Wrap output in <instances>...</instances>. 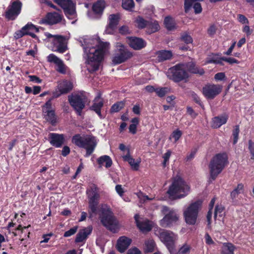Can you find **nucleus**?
I'll list each match as a JSON object with an SVG mask.
<instances>
[{
	"label": "nucleus",
	"instance_id": "37",
	"mask_svg": "<svg viewBox=\"0 0 254 254\" xmlns=\"http://www.w3.org/2000/svg\"><path fill=\"white\" fill-rule=\"evenodd\" d=\"M159 28L160 26L157 21H154L148 22L147 26V32L149 33L155 32L159 29Z\"/></svg>",
	"mask_w": 254,
	"mask_h": 254
},
{
	"label": "nucleus",
	"instance_id": "63",
	"mask_svg": "<svg viewBox=\"0 0 254 254\" xmlns=\"http://www.w3.org/2000/svg\"><path fill=\"white\" fill-rule=\"evenodd\" d=\"M119 32L122 34H126L129 32V29L127 26H123L120 28Z\"/></svg>",
	"mask_w": 254,
	"mask_h": 254
},
{
	"label": "nucleus",
	"instance_id": "9",
	"mask_svg": "<svg viewBox=\"0 0 254 254\" xmlns=\"http://www.w3.org/2000/svg\"><path fill=\"white\" fill-rule=\"evenodd\" d=\"M133 56L132 53L121 42H117L115 45L114 54L112 57L114 64L123 63Z\"/></svg>",
	"mask_w": 254,
	"mask_h": 254
},
{
	"label": "nucleus",
	"instance_id": "21",
	"mask_svg": "<svg viewBox=\"0 0 254 254\" xmlns=\"http://www.w3.org/2000/svg\"><path fill=\"white\" fill-rule=\"evenodd\" d=\"M127 42L128 45L134 50H140L144 48L146 42L142 39L136 37H128Z\"/></svg>",
	"mask_w": 254,
	"mask_h": 254
},
{
	"label": "nucleus",
	"instance_id": "2",
	"mask_svg": "<svg viewBox=\"0 0 254 254\" xmlns=\"http://www.w3.org/2000/svg\"><path fill=\"white\" fill-rule=\"evenodd\" d=\"M189 72L202 75L204 70L195 66L193 62L179 64L170 68L166 72L167 77L176 82L186 80L189 77Z\"/></svg>",
	"mask_w": 254,
	"mask_h": 254
},
{
	"label": "nucleus",
	"instance_id": "45",
	"mask_svg": "<svg viewBox=\"0 0 254 254\" xmlns=\"http://www.w3.org/2000/svg\"><path fill=\"white\" fill-rule=\"evenodd\" d=\"M169 89L167 87H163L161 88H156L155 92L159 97L164 96L169 91Z\"/></svg>",
	"mask_w": 254,
	"mask_h": 254
},
{
	"label": "nucleus",
	"instance_id": "40",
	"mask_svg": "<svg viewBox=\"0 0 254 254\" xmlns=\"http://www.w3.org/2000/svg\"><path fill=\"white\" fill-rule=\"evenodd\" d=\"M191 247L190 245L184 244L179 250L178 254H189Z\"/></svg>",
	"mask_w": 254,
	"mask_h": 254
},
{
	"label": "nucleus",
	"instance_id": "51",
	"mask_svg": "<svg viewBox=\"0 0 254 254\" xmlns=\"http://www.w3.org/2000/svg\"><path fill=\"white\" fill-rule=\"evenodd\" d=\"M27 27V26H24L22 28V29L15 32L14 37L16 39L20 38L23 36L25 35H26V32L25 31V28Z\"/></svg>",
	"mask_w": 254,
	"mask_h": 254
},
{
	"label": "nucleus",
	"instance_id": "20",
	"mask_svg": "<svg viewBox=\"0 0 254 254\" xmlns=\"http://www.w3.org/2000/svg\"><path fill=\"white\" fill-rule=\"evenodd\" d=\"M105 7V2L104 0H100L93 4L92 6L93 11L94 14H91L90 12L87 13L88 16L90 19L99 18L103 13L104 9Z\"/></svg>",
	"mask_w": 254,
	"mask_h": 254
},
{
	"label": "nucleus",
	"instance_id": "1",
	"mask_svg": "<svg viewBox=\"0 0 254 254\" xmlns=\"http://www.w3.org/2000/svg\"><path fill=\"white\" fill-rule=\"evenodd\" d=\"M82 45L87 70L89 72L97 70L104 55L110 49V43L103 42L98 37H96L85 39Z\"/></svg>",
	"mask_w": 254,
	"mask_h": 254
},
{
	"label": "nucleus",
	"instance_id": "14",
	"mask_svg": "<svg viewBox=\"0 0 254 254\" xmlns=\"http://www.w3.org/2000/svg\"><path fill=\"white\" fill-rule=\"evenodd\" d=\"M64 10L66 16L69 19L74 20L76 18L75 4L71 0H54Z\"/></svg>",
	"mask_w": 254,
	"mask_h": 254
},
{
	"label": "nucleus",
	"instance_id": "47",
	"mask_svg": "<svg viewBox=\"0 0 254 254\" xmlns=\"http://www.w3.org/2000/svg\"><path fill=\"white\" fill-rule=\"evenodd\" d=\"M239 133V127L236 126L233 131V143L236 144L238 140V136Z\"/></svg>",
	"mask_w": 254,
	"mask_h": 254
},
{
	"label": "nucleus",
	"instance_id": "23",
	"mask_svg": "<svg viewBox=\"0 0 254 254\" xmlns=\"http://www.w3.org/2000/svg\"><path fill=\"white\" fill-rule=\"evenodd\" d=\"M48 137L50 143L57 148L61 147L65 141V136L63 134L50 133Z\"/></svg>",
	"mask_w": 254,
	"mask_h": 254
},
{
	"label": "nucleus",
	"instance_id": "62",
	"mask_svg": "<svg viewBox=\"0 0 254 254\" xmlns=\"http://www.w3.org/2000/svg\"><path fill=\"white\" fill-rule=\"evenodd\" d=\"M70 150L68 146H64L62 150V154L63 156H67L70 153Z\"/></svg>",
	"mask_w": 254,
	"mask_h": 254
},
{
	"label": "nucleus",
	"instance_id": "22",
	"mask_svg": "<svg viewBox=\"0 0 254 254\" xmlns=\"http://www.w3.org/2000/svg\"><path fill=\"white\" fill-rule=\"evenodd\" d=\"M51 99L49 100L43 107V111L45 114L46 119L51 124H54L56 122V118L54 111L51 110Z\"/></svg>",
	"mask_w": 254,
	"mask_h": 254
},
{
	"label": "nucleus",
	"instance_id": "10",
	"mask_svg": "<svg viewBox=\"0 0 254 254\" xmlns=\"http://www.w3.org/2000/svg\"><path fill=\"white\" fill-rule=\"evenodd\" d=\"M68 101L76 113L80 116L85 104L88 102V94L85 92H80L68 96Z\"/></svg>",
	"mask_w": 254,
	"mask_h": 254
},
{
	"label": "nucleus",
	"instance_id": "18",
	"mask_svg": "<svg viewBox=\"0 0 254 254\" xmlns=\"http://www.w3.org/2000/svg\"><path fill=\"white\" fill-rule=\"evenodd\" d=\"M134 219L136 225L139 229L142 232L150 231L153 226V223L147 219H143L139 217L138 214H135Z\"/></svg>",
	"mask_w": 254,
	"mask_h": 254
},
{
	"label": "nucleus",
	"instance_id": "53",
	"mask_svg": "<svg viewBox=\"0 0 254 254\" xmlns=\"http://www.w3.org/2000/svg\"><path fill=\"white\" fill-rule=\"evenodd\" d=\"M217 27L214 24L211 25L208 29V34L210 36L214 35L216 31Z\"/></svg>",
	"mask_w": 254,
	"mask_h": 254
},
{
	"label": "nucleus",
	"instance_id": "43",
	"mask_svg": "<svg viewBox=\"0 0 254 254\" xmlns=\"http://www.w3.org/2000/svg\"><path fill=\"white\" fill-rule=\"evenodd\" d=\"M182 135V132L179 129L174 130L171 135L170 138L173 139L175 142L177 141Z\"/></svg>",
	"mask_w": 254,
	"mask_h": 254
},
{
	"label": "nucleus",
	"instance_id": "13",
	"mask_svg": "<svg viewBox=\"0 0 254 254\" xmlns=\"http://www.w3.org/2000/svg\"><path fill=\"white\" fill-rule=\"evenodd\" d=\"M160 240L166 246L169 252L172 253L174 250L175 242L178 236L172 232L159 229L157 234Z\"/></svg>",
	"mask_w": 254,
	"mask_h": 254
},
{
	"label": "nucleus",
	"instance_id": "36",
	"mask_svg": "<svg viewBox=\"0 0 254 254\" xmlns=\"http://www.w3.org/2000/svg\"><path fill=\"white\" fill-rule=\"evenodd\" d=\"M158 59L159 61H163L169 60L173 56L170 51H161L158 52Z\"/></svg>",
	"mask_w": 254,
	"mask_h": 254
},
{
	"label": "nucleus",
	"instance_id": "48",
	"mask_svg": "<svg viewBox=\"0 0 254 254\" xmlns=\"http://www.w3.org/2000/svg\"><path fill=\"white\" fill-rule=\"evenodd\" d=\"M78 229L77 226H74L71 229H70L69 230L66 231L64 234V237H70L73 235H74L77 231Z\"/></svg>",
	"mask_w": 254,
	"mask_h": 254
},
{
	"label": "nucleus",
	"instance_id": "8",
	"mask_svg": "<svg viewBox=\"0 0 254 254\" xmlns=\"http://www.w3.org/2000/svg\"><path fill=\"white\" fill-rule=\"evenodd\" d=\"M100 218L102 224L111 231L115 233L119 229L118 222L109 208L106 207L102 208Z\"/></svg>",
	"mask_w": 254,
	"mask_h": 254
},
{
	"label": "nucleus",
	"instance_id": "59",
	"mask_svg": "<svg viewBox=\"0 0 254 254\" xmlns=\"http://www.w3.org/2000/svg\"><path fill=\"white\" fill-rule=\"evenodd\" d=\"M127 254H141L140 251L136 247L129 249Z\"/></svg>",
	"mask_w": 254,
	"mask_h": 254
},
{
	"label": "nucleus",
	"instance_id": "60",
	"mask_svg": "<svg viewBox=\"0 0 254 254\" xmlns=\"http://www.w3.org/2000/svg\"><path fill=\"white\" fill-rule=\"evenodd\" d=\"M205 242L207 245H212L214 244V241L208 234L205 235Z\"/></svg>",
	"mask_w": 254,
	"mask_h": 254
},
{
	"label": "nucleus",
	"instance_id": "32",
	"mask_svg": "<svg viewBox=\"0 0 254 254\" xmlns=\"http://www.w3.org/2000/svg\"><path fill=\"white\" fill-rule=\"evenodd\" d=\"M236 249L235 246L230 243H224L223 244L221 254H234V252Z\"/></svg>",
	"mask_w": 254,
	"mask_h": 254
},
{
	"label": "nucleus",
	"instance_id": "34",
	"mask_svg": "<svg viewBox=\"0 0 254 254\" xmlns=\"http://www.w3.org/2000/svg\"><path fill=\"white\" fill-rule=\"evenodd\" d=\"M224 215V208L221 205H218L216 206L214 212L215 219L221 221L223 220Z\"/></svg>",
	"mask_w": 254,
	"mask_h": 254
},
{
	"label": "nucleus",
	"instance_id": "6",
	"mask_svg": "<svg viewBox=\"0 0 254 254\" xmlns=\"http://www.w3.org/2000/svg\"><path fill=\"white\" fill-rule=\"evenodd\" d=\"M46 43L51 44L50 48L53 51L63 53L67 50V41L65 37L59 35H52L49 32L44 33Z\"/></svg>",
	"mask_w": 254,
	"mask_h": 254
},
{
	"label": "nucleus",
	"instance_id": "50",
	"mask_svg": "<svg viewBox=\"0 0 254 254\" xmlns=\"http://www.w3.org/2000/svg\"><path fill=\"white\" fill-rule=\"evenodd\" d=\"M181 39L187 44L191 43L192 42V39L191 36L187 33H184L182 35Z\"/></svg>",
	"mask_w": 254,
	"mask_h": 254
},
{
	"label": "nucleus",
	"instance_id": "25",
	"mask_svg": "<svg viewBox=\"0 0 254 254\" xmlns=\"http://www.w3.org/2000/svg\"><path fill=\"white\" fill-rule=\"evenodd\" d=\"M228 119V115L225 114L215 117L212 119L211 126L214 128H219L227 123Z\"/></svg>",
	"mask_w": 254,
	"mask_h": 254
},
{
	"label": "nucleus",
	"instance_id": "5",
	"mask_svg": "<svg viewBox=\"0 0 254 254\" xmlns=\"http://www.w3.org/2000/svg\"><path fill=\"white\" fill-rule=\"evenodd\" d=\"M200 200L191 202L183 210V216L186 223L190 225H194L197 221L198 214L202 207Z\"/></svg>",
	"mask_w": 254,
	"mask_h": 254
},
{
	"label": "nucleus",
	"instance_id": "27",
	"mask_svg": "<svg viewBox=\"0 0 254 254\" xmlns=\"http://www.w3.org/2000/svg\"><path fill=\"white\" fill-rule=\"evenodd\" d=\"M92 230V228L91 226L80 230L76 235L75 242L80 243L86 240L88 236L91 234Z\"/></svg>",
	"mask_w": 254,
	"mask_h": 254
},
{
	"label": "nucleus",
	"instance_id": "39",
	"mask_svg": "<svg viewBox=\"0 0 254 254\" xmlns=\"http://www.w3.org/2000/svg\"><path fill=\"white\" fill-rule=\"evenodd\" d=\"M155 246L154 241L152 239H149L145 242V252H151L154 251Z\"/></svg>",
	"mask_w": 254,
	"mask_h": 254
},
{
	"label": "nucleus",
	"instance_id": "44",
	"mask_svg": "<svg viewBox=\"0 0 254 254\" xmlns=\"http://www.w3.org/2000/svg\"><path fill=\"white\" fill-rule=\"evenodd\" d=\"M124 103L123 102H120L114 104L112 108L111 111L113 112H117L121 110L124 106Z\"/></svg>",
	"mask_w": 254,
	"mask_h": 254
},
{
	"label": "nucleus",
	"instance_id": "55",
	"mask_svg": "<svg viewBox=\"0 0 254 254\" xmlns=\"http://www.w3.org/2000/svg\"><path fill=\"white\" fill-rule=\"evenodd\" d=\"M119 149L123 151V155H128L130 154L129 149L128 148L126 147L123 144H120L119 146Z\"/></svg>",
	"mask_w": 254,
	"mask_h": 254
},
{
	"label": "nucleus",
	"instance_id": "12",
	"mask_svg": "<svg viewBox=\"0 0 254 254\" xmlns=\"http://www.w3.org/2000/svg\"><path fill=\"white\" fill-rule=\"evenodd\" d=\"M161 212L164 215V217L160 220V225L163 227H171L179 220V215L176 211L170 208L163 206Z\"/></svg>",
	"mask_w": 254,
	"mask_h": 254
},
{
	"label": "nucleus",
	"instance_id": "26",
	"mask_svg": "<svg viewBox=\"0 0 254 254\" xmlns=\"http://www.w3.org/2000/svg\"><path fill=\"white\" fill-rule=\"evenodd\" d=\"M131 240L130 239L122 236L120 237L117 242V248L120 253H123L128 247L131 244Z\"/></svg>",
	"mask_w": 254,
	"mask_h": 254
},
{
	"label": "nucleus",
	"instance_id": "64",
	"mask_svg": "<svg viewBox=\"0 0 254 254\" xmlns=\"http://www.w3.org/2000/svg\"><path fill=\"white\" fill-rule=\"evenodd\" d=\"M249 149L252 156L254 157V143L252 140L249 141Z\"/></svg>",
	"mask_w": 254,
	"mask_h": 254
},
{
	"label": "nucleus",
	"instance_id": "54",
	"mask_svg": "<svg viewBox=\"0 0 254 254\" xmlns=\"http://www.w3.org/2000/svg\"><path fill=\"white\" fill-rule=\"evenodd\" d=\"M115 190L117 193L121 196L123 197L124 193L125 192L124 189L123 188L122 185H117L115 187Z\"/></svg>",
	"mask_w": 254,
	"mask_h": 254
},
{
	"label": "nucleus",
	"instance_id": "57",
	"mask_svg": "<svg viewBox=\"0 0 254 254\" xmlns=\"http://www.w3.org/2000/svg\"><path fill=\"white\" fill-rule=\"evenodd\" d=\"M222 60L231 64L239 63V62L233 58H222Z\"/></svg>",
	"mask_w": 254,
	"mask_h": 254
},
{
	"label": "nucleus",
	"instance_id": "56",
	"mask_svg": "<svg viewBox=\"0 0 254 254\" xmlns=\"http://www.w3.org/2000/svg\"><path fill=\"white\" fill-rule=\"evenodd\" d=\"M238 19L242 24H248L249 23V20L247 17L242 14H238Z\"/></svg>",
	"mask_w": 254,
	"mask_h": 254
},
{
	"label": "nucleus",
	"instance_id": "41",
	"mask_svg": "<svg viewBox=\"0 0 254 254\" xmlns=\"http://www.w3.org/2000/svg\"><path fill=\"white\" fill-rule=\"evenodd\" d=\"M135 23L136 25L138 28H143L145 27H147L148 22H147L141 17L139 16L136 18L135 20Z\"/></svg>",
	"mask_w": 254,
	"mask_h": 254
},
{
	"label": "nucleus",
	"instance_id": "7",
	"mask_svg": "<svg viewBox=\"0 0 254 254\" xmlns=\"http://www.w3.org/2000/svg\"><path fill=\"white\" fill-rule=\"evenodd\" d=\"M227 161L225 154H218L213 157L209 165L210 180H215L226 165Z\"/></svg>",
	"mask_w": 254,
	"mask_h": 254
},
{
	"label": "nucleus",
	"instance_id": "42",
	"mask_svg": "<svg viewBox=\"0 0 254 254\" xmlns=\"http://www.w3.org/2000/svg\"><path fill=\"white\" fill-rule=\"evenodd\" d=\"M215 198H213L211 199L210 203H209V211L208 212V213H207V221L208 222V224H210V220H211V217H212V212H211V210L212 209L213 206H214V203H215Z\"/></svg>",
	"mask_w": 254,
	"mask_h": 254
},
{
	"label": "nucleus",
	"instance_id": "3",
	"mask_svg": "<svg viewBox=\"0 0 254 254\" xmlns=\"http://www.w3.org/2000/svg\"><path fill=\"white\" fill-rule=\"evenodd\" d=\"M190 187L183 178L177 175L173 178L167 192L171 199H180L187 196L190 192Z\"/></svg>",
	"mask_w": 254,
	"mask_h": 254
},
{
	"label": "nucleus",
	"instance_id": "61",
	"mask_svg": "<svg viewBox=\"0 0 254 254\" xmlns=\"http://www.w3.org/2000/svg\"><path fill=\"white\" fill-rule=\"evenodd\" d=\"M187 113L192 118H195L197 115V114L190 107H187Z\"/></svg>",
	"mask_w": 254,
	"mask_h": 254
},
{
	"label": "nucleus",
	"instance_id": "49",
	"mask_svg": "<svg viewBox=\"0 0 254 254\" xmlns=\"http://www.w3.org/2000/svg\"><path fill=\"white\" fill-rule=\"evenodd\" d=\"M25 26H27L25 28V31L26 32L31 31V32H38V29L35 25L32 23H27Z\"/></svg>",
	"mask_w": 254,
	"mask_h": 254
},
{
	"label": "nucleus",
	"instance_id": "30",
	"mask_svg": "<svg viewBox=\"0 0 254 254\" xmlns=\"http://www.w3.org/2000/svg\"><path fill=\"white\" fill-rule=\"evenodd\" d=\"M48 23L50 24H56L62 20V16L57 12L50 13L46 16Z\"/></svg>",
	"mask_w": 254,
	"mask_h": 254
},
{
	"label": "nucleus",
	"instance_id": "52",
	"mask_svg": "<svg viewBox=\"0 0 254 254\" xmlns=\"http://www.w3.org/2000/svg\"><path fill=\"white\" fill-rule=\"evenodd\" d=\"M192 5L195 13H200L202 11V7L200 3L195 2Z\"/></svg>",
	"mask_w": 254,
	"mask_h": 254
},
{
	"label": "nucleus",
	"instance_id": "19",
	"mask_svg": "<svg viewBox=\"0 0 254 254\" xmlns=\"http://www.w3.org/2000/svg\"><path fill=\"white\" fill-rule=\"evenodd\" d=\"M48 62L53 63L56 65V70L61 73L66 72L67 67L64 64L63 61L53 54H50L47 57Z\"/></svg>",
	"mask_w": 254,
	"mask_h": 254
},
{
	"label": "nucleus",
	"instance_id": "31",
	"mask_svg": "<svg viewBox=\"0 0 254 254\" xmlns=\"http://www.w3.org/2000/svg\"><path fill=\"white\" fill-rule=\"evenodd\" d=\"M97 162L100 167L105 166L106 168L110 167L112 165L111 158L107 155H103L97 159Z\"/></svg>",
	"mask_w": 254,
	"mask_h": 254
},
{
	"label": "nucleus",
	"instance_id": "35",
	"mask_svg": "<svg viewBox=\"0 0 254 254\" xmlns=\"http://www.w3.org/2000/svg\"><path fill=\"white\" fill-rule=\"evenodd\" d=\"M222 61V58L219 57L218 55L212 54L208 56L205 64H208L213 63L215 64H221Z\"/></svg>",
	"mask_w": 254,
	"mask_h": 254
},
{
	"label": "nucleus",
	"instance_id": "29",
	"mask_svg": "<svg viewBox=\"0 0 254 254\" xmlns=\"http://www.w3.org/2000/svg\"><path fill=\"white\" fill-rule=\"evenodd\" d=\"M103 103L102 100L99 96L94 100V103L91 107V109L94 111L100 118H103L101 113V109L103 107Z\"/></svg>",
	"mask_w": 254,
	"mask_h": 254
},
{
	"label": "nucleus",
	"instance_id": "58",
	"mask_svg": "<svg viewBox=\"0 0 254 254\" xmlns=\"http://www.w3.org/2000/svg\"><path fill=\"white\" fill-rule=\"evenodd\" d=\"M225 78V74L224 72H219L215 75L214 78L217 81L223 80Z\"/></svg>",
	"mask_w": 254,
	"mask_h": 254
},
{
	"label": "nucleus",
	"instance_id": "11",
	"mask_svg": "<svg viewBox=\"0 0 254 254\" xmlns=\"http://www.w3.org/2000/svg\"><path fill=\"white\" fill-rule=\"evenodd\" d=\"M86 194L88 199L89 207V217L91 218L96 214L97 205L100 198L97 187L95 184H91L86 190Z\"/></svg>",
	"mask_w": 254,
	"mask_h": 254
},
{
	"label": "nucleus",
	"instance_id": "46",
	"mask_svg": "<svg viewBox=\"0 0 254 254\" xmlns=\"http://www.w3.org/2000/svg\"><path fill=\"white\" fill-rule=\"evenodd\" d=\"M172 152L170 150H168L167 152L163 154V161L162 163V164L164 167H165L166 166V164L168 163L170 157L171 155Z\"/></svg>",
	"mask_w": 254,
	"mask_h": 254
},
{
	"label": "nucleus",
	"instance_id": "38",
	"mask_svg": "<svg viewBox=\"0 0 254 254\" xmlns=\"http://www.w3.org/2000/svg\"><path fill=\"white\" fill-rule=\"evenodd\" d=\"M122 7L128 11H132L134 7L133 0H122Z\"/></svg>",
	"mask_w": 254,
	"mask_h": 254
},
{
	"label": "nucleus",
	"instance_id": "16",
	"mask_svg": "<svg viewBox=\"0 0 254 254\" xmlns=\"http://www.w3.org/2000/svg\"><path fill=\"white\" fill-rule=\"evenodd\" d=\"M222 89V87L220 85L209 84L202 88V92L207 99H212L219 94Z\"/></svg>",
	"mask_w": 254,
	"mask_h": 254
},
{
	"label": "nucleus",
	"instance_id": "33",
	"mask_svg": "<svg viewBox=\"0 0 254 254\" xmlns=\"http://www.w3.org/2000/svg\"><path fill=\"white\" fill-rule=\"evenodd\" d=\"M166 28L168 30H173L176 29V22L172 17L168 16L165 18L164 21Z\"/></svg>",
	"mask_w": 254,
	"mask_h": 254
},
{
	"label": "nucleus",
	"instance_id": "28",
	"mask_svg": "<svg viewBox=\"0 0 254 254\" xmlns=\"http://www.w3.org/2000/svg\"><path fill=\"white\" fill-rule=\"evenodd\" d=\"M122 157L124 161L127 162L129 163L132 169L135 171L138 170L139 164L141 162V159L140 158L135 160L131 156L130 154L128 155H122Z\"/></svg>",
	"mask_w": 254,
	"mask_h": 254
},
{
	"label": "nucleus",
	"instance_id": "15",
	"mask_svg": "<svg viewBox=\"0 0 254 254\" xmlns=\"http://www.w3.org/2000/svg\"><path fill=\"white\" fill-rule=\"evenodd\" d=\"M22 6L21 2L19 0L11 1L5 13L6 18L14 20L20 14Z\"/></svg>",
	"mask_w": 254,
	"mask_h": 254
},
{
	"label": "nucleus",
	"instance_id": "17",
	"mask_svg": "<svg viewBox=\"0 0 254 254\" xmlns=\"http://www.w3.org/2000/svg\"><path fill=\"white\" fill-rule=\"evenodd\" d=\"M73 87L72 83L67 80H63L59 83L57 88L53 93V96L57 98L62 94H66Z\"/></svg>",
	"mask_w": 254,
	"mask_h": 254
},
{
	"label": "nucleus",
	"instance_id": "4",
	"mask_svg": "<svg viewBox=\"0 0 254 254\" xmlns=\"http://www.w3.org/2000/svg\"><path fill=\"white\" fill-rule=\"evenodd\" d=\"M72 142L79 147L85 149V156L88 157L94 151L97 144V140L95 137L90 135L81 136L76 134L72 137Z\"/></svg>",
	"mask_w": 254,
	"mask_h": 254
},
{
	"label": "nucleus",
	"instance_id": "24",
	"mask_svg": "<svg viewBox=\"0 0 254 254\" xmlns=\"http://www.w3.org/2000/svg\"><path fill=\"white\" fill-rule=\"evenodd\" d=\"M119 17L115 14L110 15L109 17V23L105 30V32L108 34L114 33L115 29L119 22Z\"/></svg>",
	"mask_w": 254,
	"mask_h": 254
}]
</instances>
